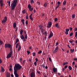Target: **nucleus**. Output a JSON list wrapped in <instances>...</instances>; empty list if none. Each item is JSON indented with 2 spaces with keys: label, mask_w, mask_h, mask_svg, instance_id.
I'll use <instances>...</instances> for the list:
<instances>
[{
  "label": "nucleus",
  "mask_w": 77,
  "mask_h": 77,
  "mask_svg": "<svg viewBox=\"0 0 77 77\" xmlns=\"http://www.w3.org/2000/svg\"><path fill=\"white\" fill-rule=\"evenodd\" d=\"M22 67V66H20V64L19 63H15L14 67V74L16 77H19V75L17 73V71L18 70H20L21 69V68Z\"/></svg>",
  "instance_id": "f257e3e1"
},
{
  "label": "nucleus",
  "mask_w": 77,
  "mask_h": 77,
  "mask_svg": "<svg viewBox=\"0 0 77 77\" xmlns=\"http://www.w3.org/2000/svg\"><path fill=\"white\" fill-rule=\"evenodd\" d=\"M17 2H18V0H14L13 3L12 4H11V10L12 11H14V10H15V7H16V6H17Z\"/></svg>",
  "instance_id": "f03ea898"
},
{
  "label": "nucleus",
  "mask_w": 77,
  "mask_h": 77,
  "mask_svg": "<svg viewBox=\"0 0 77 77\" xmlns=\"http://www.w3.org/2000/svg\"><path fill=\"white\" fill-rule=\"evenodd\" d=\"M5 48H10L11 51H12V46L9 43H5Z\"/></svg>",
  "instance_id": "7ed1b4c3"
},
{
  "label": "nucleus",
  "mask_w": 77,
  "mask_h": 77,
  "mask_svg": "<svg viewBox=\"0 0 77 77\" xmlns=\"http://www.w3.org/2000/svg\"><path fill=\"white\" fill-rule=\"evenodd\" d=\"M12 51H11V52L7 56L6 58H7V59H8V58H10V57H11V56H12Z\"/></svg>",
  "instance_id": "20e7f679"
},
{
  "label": "nucleus",
  "mask_w": 77,
  "mask_h": 77,
  "mask_svg": "<svg viewBox=\"0 0 77 77\" xmlns=\"http://www.w3.org/2000/svg\"><path fill=\"white\" fill-rule=\"evenodd\" d=\"M28 8H29V10L30 11H32L33 10V7L32 8V6L30 5V4H29L28 6Z\"/></svg>",
  "instance_id": "39448f33"
},
{
  "label": "nucleus",
  "mask_w": 77,
  "mask_h": 77,
  "mask_svg": "<svg viewBox=\"0 0 77 77\" xmlns=\"http://www.w3.org/2000/svg\"><path fill=\"white\" fill-rule=\"evenodd\" d=\"M59 50V47L58 46L53 51V53L54 54L56 53L57 52V51Z\"/></svg>",
  "instance_id": "423d86ee"
},
{
  "label": "nucleus",
  "mask_w": 77,
  "mask_h": 77,
  "mask_svg": "<svg viewBox=\"0 0 77 77\" xmlns=\"http://www.w3.org/2000/svg\"><path fill=\"white\" fill-rule=\"evenodd\" d=\"M4 20H2V23H6V21H7V20H8V18L6 16H5L4 18Z\"/></svg>",
  "instance_id": "0eeeda50"
},
{
  "label": "nucleus",
  "mask_w": 77,
  "mask_h": 77,
  "mask_svg": "<svg viewBox=\"0 0 77 77\" xmlns=\"http://www.w3.org/2000/svg\"><path fill=\"white\" fill-rule=\"evenodd\" d=\"M48 26H47V27H48V28H50L51 27V26H52V23L51 21L49 22L48 23Z\"/></svg>",
  "instance_id": "6e6552de"
},
{
  "label": "nucleus",
  "mask_w": 77,
  "mask_h": 77,
  "mask_svg": "<svg viewBox=\"0 0 77 77\" xmlns=\"http://www.w3.org/2000/svg\"><path fill=\"white\" fill-rule=\"evenodd\" d=\"M35 73L34 72H32L31 73L30 75L31 77H35Z\"/></svg>",
  "instance_id": "1a4fd4ad"
},
{
  "label": "nucleus",
  "mask_w": 77,
  "mask_h": 77,
  "mask_svg": "<svg viewBox=\"0 0 77 77\" xmlns=\"http://www.w3.org/2000/svg\"><path fill=\"white\" fill-rule=\"evenodd\" d=\"M52 70L54 72H57V68H55V67L53 68L52 69Z\"/></svg>",
  "instance_id": "9d476101"
},
{
  "label": "nucleus",
  "mask_w": 77,
  "mask_h": 77,
  "mask_svg": "<svg viewBox=\"0 0 77 77\" xmlns=\"http://www.w3.org/2000/svg\"><path fill=\"white\" fill-rule=\"evenodd\" d=\"M0 3L1 4V6L2 7L3 5H4V3H3V0H1L0 1Z\"/></svg>",
  "instance_id": "9b49d317"
},
{
  "label": "nucleus",
  "mask_w": 77,
  "mask_h": 77,
  "mask_svg": "<svg viewBox=\"0 0 77 77\" xmlns=\"http://www.w3.org/2000/svg\"><path fill=\"white\" fill-rule=\"evenodd\" d=\"M21 39H23L24 40V41H26V40L25 39V37L24 38V36L23 35H22L21 36Z\"/></svg>",
  "instance_id": "f8f14e48"
},
{
  "label": "nucleus",
  "mask_w": 77,
  "mask_h": 77,
  "mask_svg": "<svg viewBox=\"0 0 77 77\" xmlns=\"http://www.w3.org/2000/svg\"><path fill=\"white\" fill-rule=\"evenodd\" d=\"M24 33L25 35V39H27V35L26 34V31H24Z\"/></svg>",
  "instance_id": "ddd939ff"
},
{
  "label": "nucleus",
  "mask_w": 77,
  "mask_h": 77,
  "mask_svg": "<svg viewBox=\"0 0 77 77\" xmlns=\"http://www.w3.org/2000/svg\"><path fill=\"white\" fill-rule=\"evenodd\" d=\"M66 1H64L63 3V6H65L66 4Z\"/></svg>",
  "instance_id": "4468645a"
},
{
  "label": "nucleus",
  "mask_w": 77,
  "mask_h": 77,
  "mask_svg": "<svg viewBox=\"0 0 77 77\" xmlns=\"http://www.w3.org/2000/svg\"><path fill=\"white\" fill-rule=\"evenodd\" d=\"M13 26L14 28H15L17 27V24H16V23H14L13 24Z\"/></svg>",
  "instance_id": "2eb2a0df"
},
{
  "label": "nucleus",
  "mask_w": 77,
  "mask_h": 77,
  "mask_svg": "<svg viewBox=\"0 0 77 77\" xmlns=\"http://www.w3.org/2000/svg\"><path fill=\"white\" fill-rule=\"evenodd\" d=\"M55 26L57 27V28H59V26H60L59 25V23H57L55 24Z\"/></svg>",
  "instance_id": "dca6fc26"
},
{
  "label": "nucleus",
  "mask_w": 77,
  "mask_h": 77,
  "mask_svg": "<svg viewBox=\"0 0 77 77\" xmlns=\"http://www.w3.org/2000/svg\"><path fill=\"white\" fill-rule=\"evenodd\" d=\"M21 21L22 23L23 24V25H24L25 24V23H24V19H22L21 20Z\"/></svg>",
  "instance_id": "f3484780"
},
{
  "label": "nucleus",
  "mask_w": 77,
  "mask_h": 77,
  "mask_svg": "<svg viewBox=\"0 0 77 77\" xmlns=\"http://www.w3.org/2000/svg\"><path fill=\"white\" fill-rule=\"evenodd\" d=\"M48 5V4L47 3H45V4H44L43 6L44 7H47Z\"/></svg>",
  "instance_id": "a211bd4d"
},
{
  "label": "nucleus",
  "mask_w": 77,
  "mask_h": 77,
  "mask_svg": "<svg viewBox=\"0 0 77 77\" xmlns=\"http://www.w3.org/2000/svg\"><path fill=\"white\" fill-rule=\"evenodd\" d=\"M23 30L21 29L20 32V33L21 35H23Z\"/></svg>",
  "instance_id": "6ab92c4d"
},
{
  "label": "nucleus",
  "mask_w": 77,
  "mask_h": 77,
  "mask_svg": "<svg viewBox=\"0 0 77 77\" xmlns=\"http://www.w3.org/2000/svg\"><path fill=\"white\" fill-rule=\"evenodd\" d=\"M18 46L19 47H18V51H20V50H21V46L20 45H19Z\"/></svg>",
  "instance_id": "aec40b11"
},
{
  "label": "nucleus",
  "mask_w": 77,
  "mask_h": 77,
  "mask_svg": "<svg viewBox=\"0 0 77 77\" xmlns=\"http://www.w3.org/2000/svg\"><path fill=\"white\" fill-rule=\"evenodd\" d=\"M1 71L3 72L4 71H5V69H4V68L3 67L1 66Z\"/></svg>",
  "instance_id": "412c9836"
},
{
  "label": "nucleus",
  "mask_w": 77,
  "mask_h": 77,
  "mask_svg": "<svg viewBox=\"0 0 77 77\" xmlns=\"http://www.w3.org/2000/svg\"><path fill=\"white\" fill-rule=\"evenodd\" d=\"M50 35L52 36H53V32H52V31L50 32Z\"/></svg>",
  "instance_id": "4be33fe9"
},
{
  "label": "nucleus",
  "mask_w": 77,
  "mask_h": 77,
  "mask_svg": "<svg viewBox=\"0 0 77 77\" xmlns=\"http://www.w3.org/2000/svg\"><path fill=\"white\" fill-rule=\"evenodd\" d=\"M67 64H68V63L67 62H66L65 63H63V65H67Z\"/></svg>",
  "instance_id": "5701e85b"
},
{
  "label": "nucleus",
  "mask_w": 77,
  "mask_h": 77,
  "mask_svg": "<svg viewBox=\"0 0 77 77\" xmlns=\"http://www.w3.org/2000/svg\"><path fill=\"white\" fill-rule=\"evenodd\" d=\"M10 75H11V73H8L7 75V77H11Z\"/></svg>",
  "instance_id": "b1692460"
},
{
  "label": "nucleus",
  "mask_w": 77,
  "mask_h": 77,
  "mask_svg": "<svg viewBox=\"0 0 77 77\" xmlns=\"http://www.w3.org/2000/svg\"><path fill=\"white\" fill-rule=\"evenodd\" d=\"M30 3L32 5L34 3V1L33 0H30Z\"/></svg>",
  "instance_id": "393cba45"
},
{
  "label": "nucleus",
  "mask_w": 77,
  "mask_h": 77,
  "mask_svg": "<svg viewBox=\"0 0 77 77\" xmlns=\"http://www.w3.org/2000/svg\"><path fill=\"white\" fill-rule=\"evenodd\" d=\"M40 66L41 67H43L44 68H45V64H42V65H40Z\"/></svg>",
  "instance_id": "a878e982"
},
{
  "label": "nucleus",
  "mask_w": 77,
  "mask_h": 77,
  "mask_svg": "<svg viewBox=\"0 0 77 77\" xmlns=\"http://www.w3.org/2000/svg\"><path fill=\"white\" fill-rule=\"evenodd\" d=\"M68 68L69 70H71L72 69V67L71 66H68Z\"/></svg>",
  "instance_id": "bb28decb"
},
{
  "label": "nucleus",
  "mask_w": 77,
  "mask_h": 77,
  "mask_svg": "<svg viewBox=\"0 0 77 77\" xmlns=\"http://www.w3.org/2000/svg\"><path fill=\"white\" fill-rule=\"evenodd\" d=\"M72 18H75V14H73L72 15Z\"/></svg>",
  "instance_id": "cd10ccee"
},
{
  "label": "nucleus",
  "mask_w": 77,
  "mask_h": 77,
  "mask_svg": "<svg viewBox=\"0 0 77 77\" xmlns=\"http://www.w3.org/2000/svg\"><path fill=\"white\" fill-rule=\"evenodd\" d=\"M66 32H68L69 31V29H65Z\"/></svg>",
  "instance_id": "c85d7f7f"
},
{
  "label": "nucleus",
  "mask_w": 77,
  "mask_h": 77,
  "mask_svg": "<svg viewBox=\"0 0 77 77\" xmlns=\"http://www.w3.org/2000/svg\"><path fill=\"white\" fill-rule=\"evenodd\" d=\"M3 41L0 40V45H2V44H3Z\"/></svg>",
  "instance_id": "c756f323"
},
{
  "label": "nucleus",
  "mask_w": 77,
  "mask_h": 77,
  "mask_svg": "<svg viewBox=\"0 0 77 77\" xmlns=\"http://www.w3.org/2000/svg\"><path fill=\"white\" fill-rule=\"evenodd\" d=\"M70 51H71V53H73V52L74 51V49H71L70 50Z\"/></svg>",
  "instance_id": "7c9ffc66"
},
{
  "label": "nucleus",
  "mask_w": 77,
  "mask_h": 77,
  "mask_svg": "<svg viewBox=\"0 0 77 77\" xmlns=\"http://www.w3.org/2000/svg\"><path fill=\"white\" fill-rule=\"evenodd\" d=\"M19 44H20V43H18L16 44V48H18V45H19Z\"/></svg>",
  "instance_id": "2f4dec72"
},
{
  "label": "nucleus",
  "mask_w": 77,
  "mask_h": 77,
  "mask_svg": "<svg viewBox=\"0 0 77 77\" xmlns=\"http://www.w3.org/2000/svg\"><path fill=\"white\" fill-rule=\"evenodd\" d=\"M7 3H8V5L10 6L11 5V1H8Z\"/></svg>",
  "instance_id": "473e14b6"
},
{
  "label": "nucleus",
  "mask_w": 77,
  "mask_h": 77,
  "mask_svg": "<svg viewBox=\"0 0 77 77\" xmlns=\"http://www.w3.org/2000/svg\"><path fill=\"white\" fill-rule=\"evenodd\" d=\"M77 32H76L75 33V37L76 38H77Z\"/></svg>",
  "instance_id": "72a5a7b5"
},
{
  "label": "nucleus",
  "mask_w": 77,
  "mask_h": 77,
  "mask_svg": "<svg viewBox=\"0 0 77 77\" xmlns=\"http://www.w3.org/2000/svg\"><path fill=\"white\" fill-rule=\"evenodd\" d=\"M70 36H72V35H73V32H71L70 34Z\"/></svg>",
  "instance_id": "f704fd0d"
},
{
  "label": "nucleus",
  "mask_w": 77,
  "mask_h": 77,
  "mask_svg": "<svg viewBox=\"0 0 77 77\" xmlns=\"http://www.w3.org/2000/svg\"><path fill=\"white\" fill-rule=\"evenodd\" d=\"M23 14H25L26 13V10H24L23 11H22Z\"/></svg>",
  "instance_id": "c9c22d12"
},
{
  "label": "nucleus",
  "mask_w": 77,
  "mask_h": 77,
  "mask_svg": "<svg viewBox=\"0 0 77 77\" xmlns=\"http://www.w3.org/2000/svg\"><path fill=\"white\" fill-rule=\"evenodd\" d=\"M29 19H30V20H31V21H33V17H29Z\"/></svg>",
  "instance_id": "e433bc0d"
},
{
  "label": "nucleus",
  "mask_w": 77,
  "mask_h": 77,
  "mask_svg": "<svg viewBox=\"0 0 77 77\" xmlns=\"http://www.w3.org/2000/svg\"><path fill=\"white\" fill-rule=\"evenodd\" d=\"M57 20H58L57 19V18H55L54 21L55 22H56V21H57Z\"/></svg>",
  "instance_id": "4c0bfd02"
},
{
  "label": "nucleus",
  "mask_w": 77,
  "mask_h": 77,
  "mask_svg": "<svg viewBox=\"0 0 77 77\" xmlns=\"http://www.w3.org/2000/svg\"><path fill=\"white\" fill-rule=\"evenodd\" d=\"M32 54H33L32 55L34 57L35 56V54H36V53L35 52H33Z\"/></svg>",
  "instance_id": "58836bf2"
},
{
  "label": "nucleus",
  "mask_w": 77,
  "mask_h": 77,
  "mask_svg": "<svg viewBox=\"0 0 77 77\" xmlns=\"http://www.w3.org/2000/svg\"><path fill=\"white\" fill-rule=\"evenodd\" d=\"M41 53H42V51H41V50H40L38 52V54H40Z\"/></svg>",
  "instance_id": "ea45409f"
},
{
  "label": "nucleus",
  "mask_w": 77,
  "mask_h": 77,
  "mask_svg": "<svg viewBox=\"0 0 77 77\" xmlns=\"http://www.w3.org/2000/svg\"><path fill=\"white\" fill-rule=\"evenodd\" d=\"M69 42H70V43H73V42H74V41L70 40L69 41Z\"/></svg>",
  "instance_id": "a19ab883"
},
{
  "label": "nucleus",
  "mask_w": 77,
  "mask_h": 77,
  "mask_svg": "<svg viewBox=\"0 0 77 77\" xmlns=\"http://www.w3.org/2000/svg\"><path fill=\"white\" fill-rule=\"evenodd\" d=\"M34 64L35 66H36V65H37V63H36V62L35 61L34 62Z\"/></svg>",
  "instance_id": "79ce46f5"
},
{
  "label": "nucleus",
  "mask_w": 77,
  "mask_h": 77,
  "mask_svg": "<svg viewBox=\"0 0 77 77\" xmlns=\"http://www.w3.org/2000/svg\"><path fill=\"white\" fill-rule=\"evenodd\" d=\"M35 61L36 62H37L38 61H39V60L37 58H35Z\"/></svg>",
  "instance_id": "37998d69"
},
{
  "label": "nucleus",
  "mask_w": 77,
  "mask_h": 77,
  "mask_svg": "<svg viewBox=\"0 0 77 77\" xmlns=\"http://www.w3.org/2000/svg\"><path fill=\"white\" fill-rule=\"evenodd\" d=\"M25 24L26 25L28 24V21L27 20L25 22Z\"/></svg>",
  "instance_id": "c03bdc74"
},
{
  "label": "nucleus",
  "mask_w": 77,
  "mask_h": 77,
  "mask_svg": "<svg viewBox=\"0 0 77 77\" xmlns=\"http://www.w3.org/2000/svg\"><path fill=\"white\" fill-rule=\"evenodd\" d=\"M49 59L50 62H52V60H51V58L49 57Z\"/></svg>",
  "instance_id": "a18cd8bd"
},
{
  "label": "nucleus",
  "mask_w": 77,
  "mask_h": 77,
  "mask_svg": "<svg viewBox=\"0 0 77 77\" xmlns=\"http://www.w3.org/2000/svg\"><path fill=\"white\" fill-rule=\"evenodd\" d=\"M57 3L58 4V5H59L60 4V2L58 1L57 2Z\"/></svg>",
  "instance_id": "49530a36"
},
{
  "label": "nucleus",
  "mask_w": 77,
  "mask_h": 77,
  "mask_svg": "<svg viewBox=\"0 0 77 77\" xmlns=\"http://www.w3.org/2000/svg\"><path fill=\"white\" fill-rule=\"evenodd\" d=\"M58 44H59V43L58 42H57L55 43V46H57V45H58Z\"/></svg>",
  "instance_id": "de8ad7c7"
},
{
  "label": "nucleus",
  "mask_w": 77,
  "mask_h": 77,
  "mask_svg": "<svg viewBox=\"0 0 77 77\" xmlns=\"http://www.w3.org/2000/svg\"><path fill=\"white\" fill-rule=\"evenodd\" d=\"M58 7H59V5H58L57 7L56 8H55V9L56 10V9H57V8H58Z\"/></svg>",
  "instance_id": "09e8293b"
},
{
  "label": "nucleus",
  "mask_w": 77,
  "mask_h": 77,
  "mask_svg": "<svg viewBox=\"0 0 77 77\" xmlns=\"http://www.w3.org/2000/svg\"><path fill=\"white\" fill-rule=\"evenodd\" d=\"M74 60H75V61L77 60V58H75L74 59Z\"/></svg>",
  "instance_id": "8fccbe9b"
},
{
  "label": "nucleus",
  "mask_w": 77,
  "mask_h": 77,
  "mask_svg": "<svg viewBox=\"0 0 77 77\" xmlns=\"http://www.w3.org/2000/svg\"><path fill=\"white\" fill-rule=\"evenodd\" d=\"M16 41L17 42H19V39H18L17 38V39H16Z\"/></svg>",
  "instance_id": "3c124183"
},
{
  "label": "nucleus",
  "mask_w": 77,
  "mask_h": 77,
  "mask_svg": "<svg viewBox=\"0 0 77 77\" xmlns=\"http://www.w3.org/2000/svg\"><path fill=\"white\" fill-rule=\"evenodd\" d=\"M69 29L70 30V31H71L72 30V28H71V27H70Z\"/></svg>",
  "instance_id": "603ef678"
},
{
  "label": "nucleus",
  "mask_w": 77,
  "mask_h": 77,
  "mask_svg": "<svg viewBox=\"0 0 77 77\" xmlns=\"http://www.w3.org/2000/svg\"><path fill=\"white\" fill-rule=\"evenodd\" d=\"M27 53H28V55H29V54L30 53L29 51H27Z\"/></svg>",
  "instance_id": "864d4df0"
},
{
  "label": "nucleus",
  "mask_w": 77,
  "mask_h": 77,
  "mask_svg": "<svg viewBox=\"0 0 77 77\" xmlns=\"http://www.w3.org/2000/svg\"><path fill=\"white\" fill-rule=\"evenodd\" d=\"M52 36H52L51 35H49V36L48 38H51V37H52Z\"/></svg>",
  "instance_id": "5fc2aeb1"
},
{
  "label": "nucleus",
  "mask_w": 77,
  "mask_h": 77,
  "mask_svg": "<svg viewBox=\"0 0 77 77\" xmlns=\"http://www.w3.org/2000/svg\"><path fill=\"white\" fill-rule=\"evenodd\" d=\"M26 19H29V18L28 17V15L26 16Z\"/></svg>",
  "instance_id": "6e6d98bb"
},
{
  "label": "nucleus",
  "mask_w": 77,
  "mask_h": 77,
  "mask_svg": "<svg viewBox=\"0 0 77 77\" xmlns=\"http://www.w3.org/2000/svg\"><path fill=\"white\" fill-rule=\"evenodd\" d=\"M65 33V34H66V35H68V32H67L66 31Z\"/></svg>",
  "instance_id": "4d7b16f0"
},
{
  "label": "nucleus",
  "mask_w": 77,
  "mask_h": 77,
  "mask_svg": "<svg viewBox=\"0 0 77 77\" xmlns=\"http://www.w3.org/2000/svg\"><path fill=\"white\" fill-rule=\"evenodd\" d=\"M67 67L68 66L67 65H66L64 67V68H65V69H66V68H67Z\"/></svg>",
  "instance_id": "13d9d810"
},
{
  "label": "nucleus",
  "mask_w": 77,
  "mask_h": 77,
  "mask_svg": "<svg viewBox=\"0 0 77 77\" xmlns=\"http://www.w3.org/2000/svg\"><path fill=\"white\" fill-rule=\"evenodd\" d=\"M67 46L69 48H71V47H70V46H69V45H67Z\"/></svg>",
  "instance_id": "bf43d9fd"
},
{
  "label": "nucleus",
  "mask_w": 77,
  "mask_h": 77,
  "mask_svg": "<svg viewBox=\"0 0 77 77\" xmlns=\"http://www.w3.org/2000/svg\"><path fill=\"white\" fill-rule=\"evenodd\" d=\"M2 63V61L1 59H0V63L1 64Z\"/></svg>",
  "instance_id": "052dcab7"
},
{
  "label": "nucleus",
  "mask_w": 77,
  "mask_h": 77,
  "mask_svg": "<svg viewBox=\"0 0 77 77\" xmlns=\"http://www.w3.org/2000/svg\"><path fill=\"white\" fill-rule=\"evenodd\" d=\"M12 68H10L9 69V71H12Z\"/></svg>",
  "instance_id": "680f3d73"
},
{
  "label": "nucleus",
  "mask_w": 77,
  "mask_h": 77,
  "mask_svg": "<svg viewBox=\"0 0 77 77\" xmlns=\"http://www.w3.org/2000/svg\"><path fill=\"white\" fill-rule=\"evenodd\" d=\"M75 31H77V28H75Z\"/></svg>",
  "instance_id": "e2e57ef3"
},
{
  "label": "nucleus",
  "mask_w": 77,
  "mask_h": 77,
  "mask_svg": "<svg viewBox=\"0 0 77 77\" xmlns=\"http://www.w3.org/2000/svg\"><path fill=\"white\" fill-rule=\"evenodd\" d=\"M10 68H12V65H10Z\"/></svg>",
  "instance_id": "0e129e2a"
},
{
  "label": "nucleus",
  "mask_w": 77,
  "mask_h": 77,
  "mask_svg": "<svg viewBox=\"0 0 77 77\" xmlns=\"http://www.w3.org/2000/svg\"><path fill=\"white\" fill-rule=\"evenodd\" d=\"M44 15H45V14L44 13L42 14V17H43L44 16Z\"/></svg>",
  "instance_id": "69168bd1"
},
{
  "label": "nucleus",
  "mask_w": 77,
  "mask_h": 77,
  "mask_svg": "<svg viewBox=\"0 0 77 77\" xmlns=\"http://www.w3.org/2000/svg\"><path fill=\"white\" fill-rule=\"evenodd\" d=\"M65 9H65V8H62V10L64 11H65Z\"/></svg>",
  "instance_id": "338daca9"
},
{
  "label": "nucleus",
  "mask_w": 77,
  "mask_h": 77,
  "mask_svg": "<svg viewBox=\"0 0 77 77\" xmlns=\"http://www.w3.org/2000/svg\"><path fill=\"white\" fill-rule=\"evenodd\" d=\"M11 77H14V75L12 74H11Z\"/></svg>",
  "instance_id": "774afa93"
}]
</instances>
